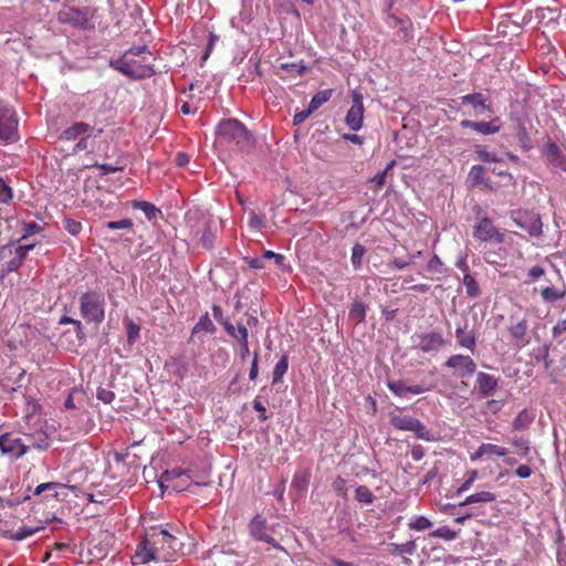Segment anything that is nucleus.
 Returning a JSON list of instances; mask_svg holds the SVG:
<instances>
[{
    "label": "nucleus",
    "instance_id": "nucleus-1",
    "mask_svg": "<svg viewBox=\"0 0 566 566\" xmlns=\"http://www.w3.org/2000/svg\"><path fill=\"white\" fill-rule=\"evenodd\" d=\"M151 53L145 45L130 48L111 66L132 78H148L155 71L150 64Z\"/></svg>",
    "mask_w": 566,
    "mask_h": 566
},
{
    "label": "nucleus",
    "instance_id": "nucleus-2",
    "mask_svg": "<svg viewBox=\"0 0 566 566\" xmlns=\"http://www.w3.org/2000/svg\"><path fill=\"white\" fill-rule=\"evenodd\" d=\"M148 532L149 543L155 545L161 562H172L182 554L184 543L168 528L151 526Z\"/></svg>",
    "mask_w": 566,
    "mask_h": 566
},
{
    "label": "nucleus",
    "instance_id": "nucleus-3",
    "mask_svg": "<svg viewBox=\"0 0 566 566\" xmlns=\"http://www.w3.org/2000/svg\"><path fill=\"white\" fill-rule=\"evenodd\" d=\"M218 136L228 144H234L241 150H245L252 145V136L245 126L234 118L222 120L218 125Z\"/></svg>",
    "mask_w": 566,
    "mask_h": 566
},
{
    "label": "nucleus",
    "instance_id": "nucleus-4",
    "mask_svg": "<svg viewBox=\"0 0 566 566\" xmlns=\"http://www.w3.org/2000/svg\"><path fill=\"white\" fill-rule=\"evenodd\" d=\"M81 316L87 322L99 324L105 318V302L102 293L88 291L80 297Z\"/></svg>",
    "mask_w": 566,
    "mask_h": 566
},
{
    "label": "nucleus",
    "instance_id": "nucleus-5",
    "mask_svg": "<svg viewBox=\"0 0 566 566\" xmlns=\"http://www.w3.org/2000/svg\"><path fill=\"white\" fill-rule=\"evenodd\" d=\"M478 222L473 227V237L478 241L503 243L504 233H502L486 216L485 211L480 207L473 208Z\"/></svg>",
    "mask_w": 566,
    "mask_h": 566
},
{
    "label": "nucleus",
    "instance_id": "nucleus-6",
    "mask_svg": "<svg viewBox=\"0 0 566 566\" xmlns=\"http://www.w3.org/2000/svg\"><path fill=\"white\" fill-rule=\"evenodd\" d=\"M60 324H71L74 328V338L69 339L70 331H66L61 336V344L70 352H76L77 347L83 345L85 342L86 335L84 333L83 325L80 321L74 319L69 316H62L60 318Z\"/></svg>",
    "mask_w": 566,
    "mask_h": 566
},
{
    "label": "nucleus",
    "instance_id": "nucleus-7",
    "mask_svg": "<svg viewBox=\"0 0 566 566\" xmlns=\"http://www.w3.org/2000/svg\"><path fill=\"white\" fill-rule=\"evenodd\" d=\"M350 96L353 104L346 114L345 123L352 130L357 132L363 127L364 123L363 94L355 90Z\"/></svg>",
    "mask_w": 566,
    "mask_h": 566
},
{
    "label": "nucleus",
    "instance_id": "nucleus-8",
    "mask_svg": "<svg viewBox=\"0 0 566 566\" xmlns=\"http://www.w3.org/2000/svg\"><path fill=\"white\" fill-rule=\"evenodd\" d=\"M390 423L397 430L411 431L417 438L428 440L429 432L426 426L418 419L410 416H392Z\"/></svg>",
    "mask_w": 566,
    "mask_h": 566
},
{
    "label": "nucleus",
    "instance_id": "nucleus-9",
    "mask_svg": "<svg viewBox=\"0 0 566 566\" xmlns=\"http://www.w3.org/2000/svg\"><path fill=\"white\" fill-rule=\"evenodd\" d=\"M447 368L453 369L454 375L460 378L471 377L475 370L476 365L470 356L454 354L451 355L444 363Z\"/></svg>",
    "mask_w": 566,
    "mask_h": 566
},
{
    "label": "nucleus",
    "instance_id": "nucleus-10",
    "mask_svg": "<svg viewBox=\"0 0 566 566\" xmlns=\"http://www.w3.org/2000/svg\"><path fill=\"white\" fill-rule=\"evenodd\" d=\"M0 450L4 454H11L17 459L27 454V448L23 444V439L13 432L0 433Z\"/></svg>",
    "mask_w": 566,
    "mask_h": 566
},
{
    "label": "nucleus",
    "instance_id": "nucleus-11",
    "mask_svg": "<svg viewBox=\"0 0 566 566\" xmlns=\"http://www.w3.org/2000/svg\"><path fill=\"white\" fill-rule=\"evenodd\" d=\"M151 560L161 562L155 545L149 543V532L147 531L144 541L137 545L135 554L132 556V563L134 565H144Z\"/></svg>",
    "mask_w": 566,
    "mask_h": 566
},
{
    "label": "nucleus",
    "instance_id": "nucleus-12",
    "mask_svg": "<svg viewBox=\"0 0 566 566\" xmlns=\"http://www.w3.org/2000/svg\"><path fill=\"white\" fill-rule=\"evenodd\" d=\"M103 133V129H96L92 125L84 123V122H76L70 127L65 128L62 133L60 138L62 140H76L84 136H98Z\"/></svg>",
    "mask_w": 566,
    "mask_h": 566
},
{
    "label": "nucleus",
    "instance_id": "nucleus-13",
    "mask_svg": "<svg viewBox=\"0 0 566 566\" xmlns=\"http://www.w3.org/2000/svg\"><path fill=\"white\" fill-rule=\"evenodd\" d=\"M18 127L15 113L12 108H0V139L10 142L13 139Z\"/></svg>",
    "mask_w": 566,
    "mask_h": 566
},
{
    "label": "nucleus",
    "instance_id": "nucleus-14",
    "mask_svg": "<svg viewBox=\"0 0 566 566\" xmlns=\"http://www.w3.org/2000/svg\"><path fill=\"white\" fill-rule=\"evenodd\" d=\"M23 444L29 450L46 451L51 446V438L42 428L23 433Z\"/></svg>",
    "mask_w": 566,
    "mask_h": 566
},
{
    "label": "nucleus",
    "instance_id": "nucleus-15",
    "mask_svg": "<svg viewBox=\"0 0 566 566\" xmlns=\"http://www.w3.org/2000/svg\"><path fill=\"white\" fill-rule=\"evenodd\" d=\"M543 154L551 166L566 171V155L555 142L547 140L544 145Z\"/></svg>",
    "mask_w": 566,
    "mask_h": 566
},
{
    "label": "nucleus",
    "instance_id": "nucleus-16",
    "mask_svg": "<svg viewBox=\"0 0 566 566\" xmlns=\"http://www.w3.org/2000/svg\"><path fill=\"white\" fill-rule=\"evenodd\" d=\"M462 128H471L482 135H493L500 132L502 127V120L500 117H494L490 122H473L470 119H463L460 123Z\"/></svg>",
    "mask_w": 566,
    "mask_h": 566
},
{
    "label": "nucleus",
    "instance_id": "nucleus-17",
    "mask_svg": "<svg viewBox=\"0 0 566 566\" xmlns=\"http://www.w3.org/2000/svg\"><path fill=\"white\" fill-rule=\"evenodd\" d=\"M417 347L423 353L438 352L446 345V340L441 333L430 332L418 336Z\"/></svg>",
    "mask_w": 566,
    "mask_h": 566
},
{
    "label": "nucleus",
    "instance_id": "nucleus-18",
    "mask_svg": "<svg viewBox=\"0 0 566 566\" xmlns=\"http://www.w3.org/2000/svg\"><path fill=\"white\" fill-rule=\"evenodd\" d=\"M7 258H9V260L7 261L4 268L2 269L7 273L18 271L20 269V266L22 265L23 261L25 260L24 255H21L20 253H18V251L15 249H13V244H11V243L0 247V260L7 259Z\"/></svg>",
    "mask_w": 566,
    "mask_h": 566
},
{
    "label": "nucleus",
    "instance_id": "nucleus-19",
    "mask_svg": "<svg viewBox=\"0 0 566 566\" xmlns=\"http://www.w3.org/2000/svg\"><path fill=\"white\" fill-rule=\"evenodd\" d=\"M256 323L258 318L250 316L247 319V325H244L242 322H238L237 326H234L229 321H224L223 327L231 337L237 339L238 343H245V340L249 339V332L247 326H253L256 325Z\"/></svg>",
    "mask_w": 566,
    "mask_h": 566
},
{
    "label": "nucleus",
    "instance_id": "nucleus-20",
    "mask_svg": "<svg viewBox=\"0 0 566 566\" xmlns=\"http://www.w3.org/2000/svg\"><path fill=\"white\" fill-rule=\"evenodd\" d=\"M249 527L251 535L255 539L271 544L274 548L282 549V546L272 536L266 534L265 521L261 516L256 515L251 521Z\"/></svg>",
    "mask_w": 566,
    "mask_h": 566
},
{
    "label": "nucleus",
    "instance_id": "nucleus-21",
    "mask_svg": "<svg viewBox=\"0 0 566 566\" xmlns=\"http://www.w3.org/2000/svg\"><path fill=\"white\" fill-rule=\"evenodd\" d=\"M462 106H471L474 115H481L484 111L491 112L490 105H486V97L482 93H473L460 97Z\"/></svg>",
    "mask_w": 566,
    "mask_h": 566
},
{
    "label": "nucleus",
    "instance_id": "nucleus-22",
    "mask_svg": "<svg viewBox=\"0 0 566 566\" xmlns=\"http://www.w3.org/2000/svg\"><path fill=\"white\" fill-rule=\"evenodd\" d=\"M455 338L460 347L470 350L472 354L476 348V336L473 329H469L468 325L458 326L455 328Z\"/></svg>",
    "mask_w": 566,
    "mask_h": 566
},
{
    "label": "nucleus",
    "instance_id": "nucleus-23",
    "mask_svg": "<svg viewBox=\"0 0 566 566\" xmlns=\"http://www.w3.org/2000/svg\"><path fill=\"white\" fill-rule=\"evenodd\" d=\"M387 386L398 397H406L408 394L420 395L428 390L422 385L407 386L403 380H390Z\"/></svg>",
    "mask_w": 566,
    "mask_h": 566
},
{
    "label": "nucleus",
    "instance_id": "nucleus-24",
    "mask_svg": "<svg viewBox=\"0 0 566 566\" xmlns=\"http://www.w3.org/2000/svg\"><path fill=\"white\" fill-rule=\"evenodd\" d=\"M59 21L62 23H69L75 27L83 25L87 21L86 14L75 8H64L59 12Z\"/></svg>",
    "mask_w": 566,
    "mask_h": 566
},
{
    "label": "nucleus",
    "instance_id": "nucleus-25",
    "mask_svg": "<svg viewBox=\"0 0 566 566\" xmlns=\"http://www.w3.org/2000/svg\"><path fill=\"white\" fill-rule=\"evenodd\" d=\"M527 331L528 325L525 319H522L509 327L512 342L514 343L515 346L523 347L528 343Z\"/></svg>",
    "mask_w": 566,
    "mask_h": 566
},
{
    "label": "nucleus",
    "instance_id": "nucleus-26",
    "mask_svg": "<svg viewBox=\"0 0 566 566\" xmlns=\"http://www.w3.org/2000/svg\"><path fill=\"white\" fill-rule=\"evenodd\" d=\"M479 391L483 397L492 396L497 387V379L486 373L480 371L476 375Z\"/></svg>",
    "mask_w": 566,
    "mask_h": 566
},
{
    "label": "nucleus",
    "instance_id": "nucleus-27",
    "mask_svg": "<svg viewBox=\"0 0 566 566\" xmlns=\"http://www.w3.org/2000/svg\"><path fill=\"white\" fill-rule=\"evenodd\" d=\"M516 224L528 232L530 235L542 234V221L537 214L525 216L524 220L515 219Z\"/></svg>",
    "mask_w": 566,
    "mask_h": 566
},
{
    "label": "nucleus",
    "instance_id": "nucleus-28",
    "mask_svg": "<svg viewBox=\"0 0 566 566\" xmlns=\"http://www.w3.org/2000/svg\"><path fill=\"white\" fill-rule=\"evenodd\" d=\"M541 296L546 303H554L563 300L566 296V286L562 287L546 286L542 289Z\"/></svg>",
    "mask_w": 566,
    "mask_h": 566
},
{
    "label": "nucleus",
    "instance_id": "nucleus-29",
    "mask_svg": "<svg viewBox=\"0 0 566 566\" xmlns=\"http://www.w3.org/2000/svg\"><path fill=\"white\" fill-rule=\"evenodd\" d=\"M495 500H496L495 493H492L489 491H481V492H476V493H473V494L467 496L464 499V501H462L460 503V506H467V505H471L473 503H490V502H494Z\"/></svg>",
    "mask_w": 566,
    "mask_h": 566
},
{
    "label": "nucleus",
    "instance_id": "nucleus-30",
    "mask_svg": "<svg viewBox=\"0 0 566 566\" xmlns=\"http://www.w3.org/2000/svg\"><path fill=\"white\" fill-rule=\"evenodd\" d=\"M469 178L472 181L473 186L483 185L485 188L492 189L490 186L489 178L485 177L483 166H480V165L472 166L469 171Z\"/></svg>",
    "mask_w": 566,
    "mask_h": 566
},
{
    "label": "nucleus",
    "instance_id": "nucleus-31",
    "mask_svg": "<svg viewBox=\"0 0 566 566\" xmlns=\"http://www.w3.org/2000/svg\"><path fill=\"white\" fill-rule=\"evenodd\" d=\"M390 554L395 556H402L403 554L413 555L417 549L415 541H408L403 544L390 543L388 545Z\"/></svg>",
    "mask_w": 566,
    "mask_h": 566
},
{
    "label": "nucleus",
    "instance_id": "nucleus-32",
    "mask_svg": "<svg viewBox=\"0 0 566 566\" xmlns=\"http://www.w3.org/2000/svg\"><path fill=\"white\" fill-rule=\"evenodd\" d=\"M465 287V293L471 298H476L481 295V289L476 280L470 273H465L462 280Z\"/></svg>",
    "mask_w": 566,
    "mask_h": 566
},
{
    "label": "nucleus",
    "instance_id": "nucleus-33",
    "mask_svg": "<svg viewBox=\"0 0 566 566\" xmlns=\"http://www.w3.org/2000/svg\"><path fill=\"white\" fill-rule=\"evenodd\" d=\"M334 91L332 88L323 90L317 92L311 99L308 106L311 111H317L323 104L328 102L333 96Z\"/></svg>",
    "mask_w": 566,
    "mask_h": 566
},
{
    "label": "nucleus",
    "instance_id": "nucleus-34",
    "mask_svg": "<svg viewBox=\"0 0 566 566\" xmlns=\"http://www.w3.org/2000/svg\"><path fill=\"white\" fill-rule=\"evenodd\" d=\"M42 528L43 527H41V526H39V527H30V526H25L24 525V526H21L15 532H8L7 537L12 539V541L20 542V541H23V539L30 537L31 535L35 534L36 532H39Z\"/></svg>",
    "mask_w": 566,
    "mask_h": 566
},
{
    "label": "nucleus",
    "instance_id": "nucleus-35",
    "mask_svg": "<svg viewBox=\"0 0 566 566\" xmlns=\"http://www.w3.org/2000/svg\"><path fill=\"white\" fill-rule=\"evenodd\" d=\"M132 207L134 209L142 210L148 220L155 219L156 216L160 212L159 209H157L153 203L148 201L134 200L132 202Z\"/></svg>",
    "mask_w": 566,
    "mask_h": 566
},
{
    "label": "nucleus",
    "instance_id": "nucleus-36",
    "mask_svg": "<svg viewBox=\"0 0 566 566\" xmlns=\"http://www.w3.org/2000/svg\"><path fill=\"white\" fill-rule=\"evenodd\" d=\"M520 146L523 150H530L533 148V140L527 133L526 126L524 123L520 122L517 133H516Z\"/></svg>",
    "mask_w": 566,
    "mask_h": 566
},
{
    "label": "nucleus",
    "instance_id": "nucleus-37",
    "mask_svg": "<svg viewBox=\"0 0 566 566\" xmlns=\"http://www.w3.org/2000/svg\"><path fill=\"white\" fill-rule=\"evenodd\" d=\"M289 368V359L286 355H283L276 363L273 369L272 384L275 385L282 380Z\"/></svg>",
    "mask_w": 566,
    "mask_h": 566
},
{
    "label": "nucleus",
    "instance_id": "nucleus-38",
    "mask_svg": "<svg viewBox=\"0 0 566 566\" xmlns=\"http://www.w3.org/2000/svg\"><path fill=\"white\" fill-rule=\"evenodd\" d=\"M533 419H534L533 416H531L530 412L526 409H524L514 419L513 429L514 430H525L530 427Z\"/></svg>",
    "mask_w": 566,
    "mask_h": 566
},
{
    "label": "nucleus",
    "instance_id": "nucleus-39",
    "mask_svg": "<svg viewBox=\"0 0 566 566\" xmlns=\"http://www.w3.org/2000/svg\"><path fill=\"white\" fill-rule=\"evenodd\" d=\"M217 233L211 230V224L208 222L205 227L203 233L200 238V244L207 250H211L214 245Z\"/></svg>",
    "mask_w": 566,
    "mask_h": 566
},
{
    "label": "nucleus",
    "instance_id": "nucleus-40",
    "mask_svg": "<svg viewBox=\"0 0 566 566\" xmlns=\"http://www.w3.org/2000/svg\"><path fill=\"white\" fill-rule=\"evenodd\" d=\"M366 248L361 243H355L352 249L350 261L355 270L360 269Z\"/></svg>",
    "mask_w": 566,
    "mask_h": 566
},
{
    "label": "nucleus",
    "instance_id": "nucleus-41",
    "mask_svg": "<svg viewBox=\"0 0 566 566\" xmlns=\"http://www.w3.org/2000/svg\"><path fill=\"white\" fill-rule=\"evenodd\" d=\"M63 485L57 482H46L38 485L34 490L35 495H40L44 492H48L50 496L57 497L59 492L57 489L62 488Z\"/></svg>",
    "mask_w": 566,
    "mask_h": 566
},
{
    "label": "nucleus",
    "instance_id": "nucleus-42",
    "mask_svg": "<svg viewBox=\"0 0 566 566\" xmlns=\"http://www.w3.org/2000/svg\"><path fill=\"white\" fill-rule=\"evenodd\" d=\"M355 499L364 504H371L375 500V495L366 485H359L355 490Z\"/></svg>",
    "mask_w": 566,
    "mask_h": 566
},
{
    "label": "nucleus",
    "instance_id": "nucleus-43",
    "mask_svg": "<svg viewBox=\"0 0 566 566\" xmlns=\"http://www.w3.org/2000/svg\"><path fill=\"white\" fill-rule=\"evenodd\" d=\"M432 526V522L426 516H416L408 523V528L412 531H426Z\"/></svg>",
    "mask_w": 566,
    "mask_h": 566
},
{
    "label": "nucleus",
    "instance_id": "nucleus-44",
    "mask_svg": "<svg viewBox=\"0 0 566 566\" xmlns=\"http://www.w3.org/2000/svg\"><path fill=\"white\" fill-rule=\"evenodd\" d=\"M474 153L476 154L478 159H480L481 161H484V163L500 161L496 154L489 151L484 146H481V145L475 146Z\"/></svg>",
    "mask_w": 566,
    "mask_h": 566
},
{
    "label": "nucleus",
    "instance_id": "nucleus-45",
    "mask_svg": "<svg viewBox=\"0 0 566 566\" xmlns=\"http://www.w3.org/2000/svg\"><path fill=\"white\" fill-rule=\"evenodd\" d=\"M482 451L485 455L505 457L509 454V449L493 443H482Z\"/></svg>",
    "mask_w": 566,
    "mask_h": 566
},
{
    "label": "nucleus",
    "instance_id": "nucleus-46",
    "mask_svg": "<svg viewBox=\"0 0 566 566\" xmlns=\"http://www.w3.org/2000/svg\"><path fill=\"white\" fill-rule=\"evenodd\" d=\"M127 340L129 344H134L139 336L140 326L134 323L132 319L125 322Z\"/></svg>",
    "mask_w": 566,
    "mask_h": 566
},
{
    "label": "nucleus",
    "instance_id": "nucleus-47",
    "mask_svg": "<svg viewBox=\"0 0 566 566\" xmlns=\"http://www.w3.org/2000/svg\"><path fill=\"white\" fill-rule=\"evenodd\" d=\"M214 329V325L209 318L208 313L200 317L199 322L193 326L192 333L196 334L200 331L212 332Z\"/></svg>",
    "mask_w": 566,
    "mask_h": 566
},
{
    "label": "nucleus",
    "instance_id": "nucleus-48",
    "mask_svg": "<svg viewBox=\"0 0 566 566\" xmlns=\"http://www.w3.org/2000/svg\"><path fill=\"white\" fill-rule=\"evenodd\" d=\"M349 316L352 318L357 319L358 322L364 321L366 316V306L361 302H355L353 303L350 310H349Z\"/></svg>",
    "mask_w": 566,
    "mask_h": 566
},
{
    "label": "nucleus",
    "instance_id": "nucleus-49",
    "mask_svg": "<svg viewBox=\"0 0 566 566\" xmlns=\"http://www.w3.org/2000/svg\"><path fill=\"white\" fill-rule=\"evenodd\" d=\"M12 198V188L2 178H0V203L8 205Z\"/></svg>",
    "mask_w": 566,
    "mask_h": 566
},
{
    "label": "nucleus",
    "instance_id": "nucleus-50",
    "mask_svg": "<svg viewBox=\"0 0 566 566\" xmlns=\"http://www.w3.org/2000/svg\"><path fill=\"white\" fill-rule=\"evenodd\" d=\"M63 228L72 235H77L82 231V223L72 218L63 220Z\"/></svg>",
    "mask_w": 566,
    "mask_h": 566
},
{
    "label": "nucleus",
    "instance_id": "nucleus-51",
    "mask_svg": "<svg viewBox=\"0 0 566 566\" xmlns=\"http://www.w3.org/2000/svg\"><path fill=\"white\" fill-rule=\"evenodd\" d=\"M41 231H42V227L40 224H38L36 222H29V223L23 222V234L18 240V242L27 239L28 237H32Z\"/></svg>",
    "mask_w": 566,
    "mask_h": 566
},
{
    "label": "nucleus",
    "instance_id": "nucleus-52",
    "mask_svg": "<svg viewBox=\"0 0 566 566\" xmlns=\"http://www.w3.org/2000/svg\"><path fill=\"white\" fill-rule=\"evenodd\" d=\"M513 446L517 449V454L526 457L530 453V442L524 438H514L512 440Z\"/></svg>",
    "mask_w": 566,
    "mask_h": 566
},
{
    "label": "nucleus",
    "instance_id": "nucleus-53",
    "mask_svg": "<svg viewBox=\"0 0 566 566\" xmlns=\"http://www.w3.org/2000/svg\"><path fill=\"white\" fill-rule=\"evenodd\" d=\"M308 485V473H297L294 475L292 481V488L297 489L298 491H304Z\"/></svg>",
    "mask_w": 566,
    "mask_h": 566
},
{
    "label": "nucleus",
    "instance_id": "nucleus-54",
    "mask_svg": "<svg viewBox=\"0 0 566 566\" xmlns=\"http://www.w3.org/2000/svg\"><path fill=\"white\" fill-rule=\"evenodd\" d=\"M105 227L109 230H118V229H132L133 222L130 219H123L119 221H108Z\"/></svg>",
    "mask_w": 566,
    "mask_h": 566
},
{
    "label": "nucleus",
    "instance_id": "nucleus-55",
    "mask_svg": "<svg viewBox=\"0 0 566 566\" xmlns=\"http://www.w3.org/2000/svg\"><path fill=\"white\" fill-rule=\"evenodd\" d=\"M332 488L335 492H337L343 497L347 496V488H346V480L342 476H337L333 483Z\"/></svg>",
    "mask_w": 566,
    "mask_h": 566
},
{
    "label": "nucleus",
    "instance_id": "nucleus-56",
    "mask_svg": "<svg viewBox=\"0 0 566 566\" xmlns=\"http://www.w3.org/2000/svg\"><path fill=\"white\" fill-rule=\"evenodd\" d=\"M249 226L253 229L261 230L264 227V219L254 211L249 213Z\"/></svg>",
    "mask_w": 566,
    "mask_h": 566
},
{
    "label": "nucleus",
    "instance_id": "nucleus-57",
    "mask_svg": "<svg viewBox=\"0 0 566 566\" xmlns=\"http://www.w3.org/2000/svg\"><path fill=\"white\" fill-rule=\"evenodd\" d=\"M8 374L17 377L15 384L18 385V387H20V380L25 376V370L18 364H11L8 367Z\"/></svg>",
    "mask_w": 566,
    "mask_h": 566
},
{
    "label": "nucleus",
    "instance_id": "nucleus-58",
    "mask_svg": "<svg viewBox=\"0 0 566 566\" xmlns=\"http://www.w3.org/2000/svg\"><path fill=\"white\" fill-rule=\"evenodd\" d=\"M259 376V348L253 353V359L249 373L250 380H255Z\"/></svg>",
    "mask_w": 566,
    "mask_h": 566
},
{
    "label": "nucleus",
    "instance_id": "nucleus-59",
    "mask_svg": "<svg viewBox=\"0 0 566 566\" xmlns=\"http://www.w3.org/2000/svg\"><path fill=\"white\" fill-rule=\"evenodd\" d=\"M553 337L557 338L566 334V317L558 319L552 328Z\"/></svg>",
    "mask_w": 566,
    "mask_h": 566
},
{
    "label": "nucleus",
    "instance_id": "nucleus-60",
    "mask_svg": "<svg viewBox=\"0 0 566 566\" xmlns=\"http://www.w3.org/2000/svg\"><path fill=\"white\" fill-rule=\"evenodd\" d=\"M312 113H314V111H311L310 106L305 111L295 113L293 116V125H295V126L301 125L311 116Z\"/></svg>",
    "mask_w": 566,
    "mask_h": 566
},
{
    "label": "nucleus",
    "instance_id": "nucleus-61",
    "mask_svg": "<svg viewBox=\"0 0 566 566\" xmlns=\"http://www.w3.org/2000/svg\"><path fill=\"white\" fill-rule=\"evenodd\" d=\"M96 397L98 400L109 403L114 400L115 394L112 390L101 388L97 390Z\"/></svg>",
    "mask_w": 566,
    "mask_h": 566
},
{
    "label": "nucleus",
    "instance_id": "nucleus-62",
    "mask_svg": "<svg viewBox=\"0 0 566 566\" xmlns=\"http://www.w3.org/2000/svg\"><path fill=\"white\" fill-rule=\"evenodd\" d=\"M430 536L446 538V539H452V538H454V533L447 527H442V528H438V530L433 531L430 534Z\"/></svg>",
    "mask_w": 566,
    "mask_h": 566
},
{
    "label": "nucleus",
    "instance_id": "nucleus-63",
    "mask_svg": "<svg viewBox=\"0 0 566 566\" xmlns=\"http://www.w3.org/2000/svg\"><path fill=\"white\" fill-rule=\"evenodd\" d=\"M264 261L273 259L277 266H282L284 262V255L275 253L273 251H265L262 255Z\"/></svg>",
    "mask_w": 566,
    "mask_h": 566
},
{
    "label": "nucleus",
    "instance_id": "nucleus-64",
    "mask_svg": "<svg viewBox=\"0 0 566 566\" xmlns=\"http://www.w3.org/2000/svg\"><path fill=\"white\" fill-rule=\"evenodd\" d=\"M253 408L259 412V419L265 421L269 419L264 405L260 401L259 397L253 400Z\"/></svg>",
    "mask_w": 566,
    "mask_h": 566
}]
</instances>
